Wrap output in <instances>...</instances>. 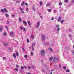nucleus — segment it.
<instances>
[{"mask_svg":"<svg viewBox=\"0 0 74 74\" xmlns=\"http://www.w3.org/2000/svg\"><path fill=\"white\" fill-rule=\"evenodd\" d=\"M59 61V58H56V57L54 58L53 59V63H55L56 62H58V61Z\"/></svg>","mask_w":74,"mask_h":74,"instance_id":"nucleus-1","label":"nucleus"},{"mask_svg":"<svg viewBox=\"0 0 74 74\" xmlns=\"http://www.w3.org/2000/svg\"><path fill=\"white\" fill-rule=\"evenodd\" d=\"M44 53H45V50H42L40 52V54L42 56H44L45 55Z\"/></svg>","mask_w":74,"mask_h":74,"instance_id":"nucleus-2","label":"nucleus"},{"mask_svg":"<svg viewBox=\"0 0 74 74\" xmlns=\"http://www.w3.org/2000/svg\"><path fill=\"white\" fill-rule=\"evenodd\" d=\"M42 40V41H44V40H45V35L43 34H42L41 36Z\"/></svg>","mask_w":74,"mask_h":74,"instance_id":"nucleus-3","label":"nucleus"},{"mask_svg":"<svg viewBox=\"0 0 74 74\" xmlns=\"http://www.w3.org/2000/svg\"><path fill=\"white\" fill-rule=\"evenodd\" d=\"M40 22H38L37 23V25L36 26V28H38V27H39L40 26Z\"/></svg>","mask_w":74,"mask_h":74,"instance_id":"nucleus-4","label":"nucleus"},{"mask_svg":"<svg viewBox=\"0 0 74 74\" xmlns=\"http://www.w3.org/2000/svg\"><path fill=\"white\" fill-rule=\"evenodd\" d=\"M61 17H58V19L57 20L58 22H60V21H61Z\"/></svg>","mask_w":74,"mask_h":74,"instance_id":"nucleus-5","label":"nucleus"},{"mask_svg":"<svg viewBox=\"0 0 74 74\" xmlns=\"http://www.w3.org/2000/svg\"><path fill=\"white\" fill-rule=\"evenodd\" d=\"M50 5H51V3H49L47 4L46 5V6L47 7H49Z\"/></svg>","mask_w":74,"mask_h":74,"instance_id":"nucleus-6","label":"nucleus"},{"mask_svg":"<svg viewBox=\"0 0 74 74\" xmlns=\"http://www.w3.org/2000/svg\"><path fill=\"white\" fill-rule=\"evenodd\" d=\"M53 59V57H51L49 58V62H51L52 60V59Z\"/></svg>","mask_w":74,"mask_h":74,"instance_id":"nucleus-7","label":"nucleus"},{"mask_svg":"<svg viewBox=\"0 0 74 74\" xmlns=\"http://www.w3.org/2000/svg\"><path fill=\"white\" fill-rule=\"evenodd\" d=\"M10 35L11 36H12L13 35H14V32H11L10 33Z\"/></svg>","mask_w":74,"mask_h":74,"instance_id":"nucleus-8","label":"nucleus"},{"mask_svg":"<svg viewBox=\"0 0 74 74\" xmlns=\"http://www.w3.org/2000/svg\"><path fill=\"white\" fill-rule=\"evenodd\" d=\"M31 38L32 39H34V35L33 34H32V35H31Z\"/></svg>","mask_w":74,"mask_h":74,"instance_id":"nucleus-9","label":"nucleus"},{"mask_svg":"<svg viewBox=\"0 0 74 74\" xmlns=\"http://www.w3.org/2000/svg\"><path fill=\"white\" fill-rule=\"evenodd\" d=\"M27 23L29 25H31V23H30V21H27Z\"/></svg>","mask_w":74,"mask_h":74,"instance_id":"nucleus-10","label":"nucleus"},{"mask_svg":"<svg viewBox=\"0 0 74 74\" xmlns=\"http://www.w3.org/2000/svg\"><path fill=\"white\" fill-rule=\"evenodd\" d=\"M3 45H4L5 46H7L8 45L7 43H5L3 44Z\"/></svg>","mask_w":74,"mask_h":74,"instance_id":"nucleus-11","label":"nucleus"},{"mask_svg":"<svg viewBox=\"0 0 74 74\" xmlns=\"http://www.w3.org/2000/svg\"><path fill=\"white\" fill-rule=\"evenodd\" d=\"M3 30V27L1 26H0V32H1Z\"/></svg>","mask_w":74,"mask_h":74,"instance_id":"nucleus-12","label":"nucleus"},{"mask_svg":"<svg viewBox=\"0 0 74 74\" xmlns=\"http://www.w3.org/2000/svg\"><path fill=\"white\" fill-rule=\"evenodd\" d=\"M5 15L7 17V18H8L9 17V15L7 14V13H6L5 14Z\"/></svg>","mask_w":74,"mask_h":74,"instance_id":"nucleus-13","label":"nucleus"},{"mask_svg":"<svg viewBox=\"0 0 74 74\" xmlns=\"http://www.w3.org/2000/svg\"><path fill=\"white\" fill-rule=\"evenodd\" d=\"M23 24H25V25H27V23L25 22V21H23Z\"/></svg>","mask_w":74,"mask_h":74,"instance_id":"nucleus-14","label":"nucleus"},{"mask_svg":"<svg viewBox=\"0 0 74 74\" xmlns=\"http://www.w3.org/2000/svg\"><path fill=\"white\" fill-rule=\"evenodd\" d=\"M18 19L19 20L20 22H22V19H21V17H19Z\"/></svg>","mask_w":74,"mask_h":74,"instance_id":"nucleus-15","label":"nucleus"},{"mask_svg":"<svg viewBox=\"0 0 74 74\" xmlns=\"http://www.w3.org/2000/svg\"><path fill=\"white\" fill-rule=\"evenodd\" d=\"M19 9L21 11L23 10V8H21V7H20Z\"/></svg>","mask_w":74,"mask_h":74,"instance_id":"nucleus-16","label":"nucleus"},{"mask_svg":"<svg viewBox=\"0 0 74 74\" xmlns=\"http://www.w3.org/2000/svg\"><path fill=\"white\" fill-rule=\"evenodd\" d=\"M39 4L40 5H42L43 4L42 2H39Z\"/></svg>","mask_w":74,"mask_h":74,"instance_id":"nucleus-17","label":"nucleus"},{"mask_svg":"<svg viewBox=\"0 0 74 74\" xmlns=\"http://www.w3.org/2000/svg\"><path fill=\"white\" fill-rule=\"evenodd\" d=\"M13 56L14 58H16V54H15V53L13 54Z\"/></svg>","mask_w":74,"mask_h":74,"instance_id":"nucleus-18","label":"nucleus"},{"mask_svg":"<svg viewBox=\"0 0 74 74\" xmlns=\"http://www.w3.org/2000/svg\"><path fill=\"white\" fill-rule=\"evenodd\" d=\"M12 18H14L15 16V15L13 14L11 15Z\"/></svg>","mask_w":74,"mask_h":74,"instance_id":"nucleus-19","label":"nucleus"},{"mask_svg":"<svg viewBox=\"0 0 74 74\" xmlns=\"http://www.w3.org/2000/svg\"><path fill=\"white\" fill-rule=\"evenodd\" d=\"M24 4H25V2L23 1L22 3L21 4V6H23L24 5Z\"/></svg>","mask_w":74,"mask_h":74,"instance_id":"nucleus-20","label":"nucleus"},{"mask_svg":"<svg viewBox=\"0 0 74 74\" xmlns=\"http://www.w3.org/2000/svg\"><path fill=\"white\" fill-rule=\"evenodd\" d=\"M4 9H1V12H5V11H4Z\"/></svg>","mask_w":74,"mask_h":74,"instance_id":"nucleus-21","label":"nucleus"},{"mask_svg":"<svg viewBox=\"0 0 74 74\" xmlns=\"http://www.w3.org/2000/svg\"><path fill=\"white\" fill-rule=\"evenodd\" d=\"M16 3H18V4H19V3H20V1H16Z\"/></svg>","mask_w":74,"mask_h":74,"instance_id":"nucleus-22","label":"nucleus"},{"mask_svg":"<svg viewBox=\"0 0 74 74\" xmlns=\"http://www.w3.org/2000/svg\"><path fill=\"white\" fill-rule=\"evenodd\" d=\"M21 14H25V12L23 11V10H22L21 11Z\"/></svg>","mask_w":74,"mask_h":74,"instance_id":"nucleus-23","label":"nucleus"},{"mask_svg":"<svg viewBox=\"0 0 74 74\" xmlns=\"http://www.w3.org/2000/svg\"><path fill=\"white\" fill-rule=\"evenodd\" d=\"M65 49H70V48H69V47H67L65 48Z\"/></svg>","mask_w":74,"mask_h":74,"instance_id":"nucleus-24","label":"nucleus"},{"mask_svg":"<svg viewBox=\"0 0 74 74\" xmlns=\"http://www.w3.org/2000/svg\"><path fill=\"white\" fill-rule=\"evenodd\" d=\"M24 58H27V55H25L24 56Z\"/></svg>","mask_w":74,"mask_h":74,"instance_id":"nucleus-25","label":"nucleus"},{"mask_svg":"<svg viewBox=\"0 0 74 74\" xmlns=\"http://www.w3.org/2000/svg\"><path fill=\"white\" fill-rule=\"evenodd\" d=\"M3 35L5 36H7V34H6V33L4 32L3 34Z\"/></svg>","mask_w":74,"mask_h":74,"instance_id":"nucleus-26","label":"nucleus"},{"mask_svg":"<svg viewBox=\"0 0 74 74\" xmlns=\"http://www.w3.org/2000/svg\"><path fill=\"white\" fill-rule=\"evenodd\" d=\"M14 70H16V71H18V68L14 69Z\"/></svg>","mask_w":74,"mask_h":74,"instance_id":"nucleus-27","label":"nucleus"},{"mask_svg":"<svg viewBox=\"0 0 74 74\" xmlns=\"http://www.w3.org/2000/svg\"><path fill=\"white\" fill-rule=\"evenodd\" d=\"M63 22H64V20H62L61 22V23H63Z\"/></svg>","mask_w":74,"mask_h":74,"instance_id":"nucleus-28","label":"nucleus"},{"mask_svg":"<svg viewBox=\"0 0 74 74\" xmlns=\"http://www.w3.org/2000/svg\"><path fill=\"white\" fill-rule=\"evenodd\" d=\"M4 10L5 11V12H7V9H6L4 8Z\"/></svg>","mask_w":74,"mask_h":74,"instance_id":"nucleus-29","label":"nucleus"},{"mask_svg":"<svg viewBox=\"0 0 74 74\" xmlns=\"http://www.w3.org/2000/svg\"><path fill=\"white\" fill-rule=\"evenodd\" d=\"M16 56H19V54L18 53H16Z\"/></svg>","mask_w":74,"mask_h":74,"instance_id":"nucleus-30","label":"nucleus"},{"mask_svg":"<svg viewBox=\"0 0 74 74\" xmlns=\"http://www.w3.org/2000/svg\"><path fill=\"white\" fill-rule=\"evenodd\" d=\"M48 12H51V9H49L48 10Z\"/></svg>","mask_w":74,"mask_h":74,"instance_id":"nucleus-31","label":"nucleus"},{"mask_svg":"<svg viewBox=\"0 0 74 74\" xmlns=\"http://www.w3.org/2000/svg\"><path fill=\"white\" fill-rule=\"evenodd\" d=\"M35 43H32V46H33H33H35Z\"/></svg>","mask_w":74,"mask_h":74,"instance_id":"nucleus-32","label":"nucleus"},{"mask_svg":"<svg viewBox=\"0 0 74 74\" xmlns=\"http://www.w3.org/2000/svg\"><path fill=\"white\" fill-rule=\"evenodd\" d=\"M28 69H31V67L30 66H28Z\"/></svg>","mask_w":74,"mask_h":74,"instance_id":"nucleus-33","label":"nucleus"},{"mask_svg":"<svg viewBox=\"0 0 74 74\" xmlns=\"http://www.w3.org/2000/svg\"><path fill=\"white\" fill-rule=\"evenodd\" d=\"M66 67L65 66H64L63 67V69H66Z\"/></svg>","mask_w":74,"mask_h":74,"instance_id":"nucleus-34","label":"nucleus"},{"mask_svg":"<svg viewBox=\"0 0 74 74\" xmlns=\"http://www.w3.org/2000/svg\"><path fill=\"white\" fill-rule=\"evenodd\" d=\"M59 5H62V3L61 2H60L59 3Z\"/></svg>","mask_w":74,"mask_h":74,"instance_id":"nucleus-35","label":"nucleus"},{"mask_svg":"<svg viewBox=\"0 0 74 74\" xmlns=\"http://www.w3.org/2000/svg\"><path fill=\"white\" fill-rule=\"evenodd\" d=\"M60 30V28H58V30H57V32H58V31H59Z\"/></svg>","mask_w":74,"mask_h":74,"instance_id":"nucleus-36","label":"nucleus"},{"mask_svg":"<svg viewBox=\"0 0 74 74\" xmlns=\"http://www.w3.org/2000/svg\"><path fill=\"white\" fill-rule=\"evenodd\" d=\"M64 1L65 2V3H67L68 2V0H65Z\"/></svg>","mask_w":74,"mask_h":74,"instance_id":"nucleus-37","label":"nucleus"},{"mask_svg":"<svg viewBox=\"0 0 74 74\" xmlns=\"http://www.w3.org/2000/svg\"><path fill=\"white\" fill-rule=\"evenodd\" d=\"M27 42H29V39H27Z\"/></svg>","mask_w":74,"mask_h":74,"instance_id":"nucleus-38","label":"nucleus"},{"mask_svg":"<svg viewBox=\"0 0 74 74\" xmlns=\"http://www.w3.org/2000/svg\"><path fill=\"white\" fill-rule=\"evenodd\" d=\"M33 10H34V11H36V9H34V7L33 8Z\"/></svg>","mask_w":74,"mask_h":74,"instance_id":"nucleus-39","label":"nucleus"},{"mask_svg":"<svg viewBox=\"0 0 74 74\" xmlns=\"http://www.w3.org/2000/svg\"><path fill=\"white\" fill-rule=\"evenodd\" d=\"M3 59H4V60H5V59H6V58L3 57Z\"/></svg>","mask_w":74,"mask_h":74,"instance_id":"nucleus-40","label":"nucleus"},{"mask_svg":"<svg viewBox=\"0 0 74 74\" xmlns=\"http://www.w3.org/2000/svg\"><path fill=\"white\" fill-rule=\"evenodd\" d=\"M5 28L7 30H8V27H7V26H5Z\"/></svg>","mask_w":74,"mask_h":74,"instance_id":"nucleus-41","label":"nucleus"},{"mask_svg":"<svg viewBox=\"0 0 74 74\" xmlns=\"http://www.w3.org/2000/svg\"><path fill=\"white\" fill-rule=\"evenodd\" d=\"M21 30H22L23 29V27H20Z\"/></svg>","mask_w":74,"mask_h":74,"instance_id":"nucleus-42","label":"nucleus"},{"mask_svg":"<svg viewBox=\"0 0 74 74\" xmlns=\"http://www.w3.org/2000/svg\"><path fill=\"white\" fill-rule=\"evenodd\" d=\"M56 27H59V25H56Z\"/></svg>","mask_w":74,"mask_h":74,"instance_id":"nucleus-43","label":"nucleus"},{"mask_svg":"<svg viewBox=\"0 0 74 74\" xmlns=\"http://www.w3.org/2000/svg\"><path fill=\"white\" fill-rule=\"evenodd\" d=\"M31 54L32 56H33V52H31Z\"/></svg>","mask_w":74,"mask_h":74,"instance_id":"nucleus-44","label":"nucleus"},{"mask_svg":"<svg viewBox=\"0 0 74 74\" xmlns=\"http://www.w3.org/2000/svg\"><path fill=\"white\" fill-rule=\"evenodd\" d=\"M67 72H69L70 71L69 70V69H67L66 70V71Z\"/></svg>","mask_w":74,"mask_h":74,"instance_id":"nucleus-45","label":"nucleus"},{"mask_svg":"<svg viewBox=\"0 0 74 74\" xmlns=\"http://www.w3.org/2000/svg\"><path fill=\"white\" fill-rule=\"evenodd\" d=\"M32 51H34V48L33 47V46H32Z\"/></svg>","mask_w":74,"mask_h":74,"instance_id":"nucleus-46","label":"nucleus"},{"mask_svg":"<svg viewBox=\"0 0 74 74\" xmlns=\"http://www.w3.org/2000/svg\"><path fill=\"white\" fill-rule=\"evenodd\" d=\"M21 69H24V68H23V66H21Z\"/></svg>","mask_w":74,"mask_h":74,"instance_id":"nucleus-47","label":"nucleus"},{"mask_svg":"<svg viewBox=\"0 0 74 74\" xmlns=\"http://www.w3.org/2000/svg\"><path fill=\"white\" fill-rule=\"evenodd\" d=\"M71 52L73 53V55H74V51H72Z\"/></svg>","mask_w":74,"mask_h":74,"instance_id":"nucleus-48","label":"nucleus"},{"mask_svg":"<svg viewBox=\"0 0 74 74\" xmlns=\"http://www.w3.org/2000/svg\"><path fill=\"white\" fill-rule=\"evenodd\" d=\"M54 19V18L53 17L51 18L52 21H53Z\"/></svg>","mask_w":74,"mask_h":74,"instance_id":"nucleus-49","label":"nucleus"},{"mask_svg":"<svg viewBox=\"0 0 74 74\" xmlns=\"http://www.w3.org/2000/svg\"><path fill=\"white\" fill-rule=\"evenodd\" d=\"M26 10L27 11H28V10H29V8H27L26 9Z\"/></svg>","mask_w":74,"mask_h":74,"instance_id":"nucleus-50","label":"nucleus"},{"mask_svg":"<svg viewBox=\"0 0 74 74\" xmlns=\"http://www.w3.org/2000/svg\"><path fill=\"white\" fill-rule=\"evenodd\" d=\"M50 50L51 51V52H52V49L51 48L50 49Z\"/></svg>","mask_w":74,"mask_h":74,"instance_id":"nucleus-51","label":"nucleus"},{"mask_svg":"<svg viewBox=\"0 0 74 74\" xmlns=\"http://www.w3.org/2000/svg\"><path fill=\"white\" fill-rule=\"evenodd\" d=\"M23 30H24V31H26V29H25V28H23Z\"/></svg>","mask_w":74,"mask_h":74,"instance_id":"nucleus-52","label":"nucleus"},{"mask_svg":"<svg viewBox=\"0 0 74 74\" xmlns=\"http://www.w3.org/2000/svg\"><path fill=\"white\" fill-rule=\"evenodd\" d=\"M9 23H10V22H9V21H7V24H8Z\"/></svg>","mask_w":74,"mask_h":74,"instance_id":"nucleus-53","label":"nucleus"},{"mask_svg":"<svg viewBox=\"0 0 74 74\" xmlns=\"http://www.w3.org/2000/svg\"><path fill=\"white\" fill-rule=\"evenodd\" d=\"M54 12H57V11L56 10H54Z\"/></svg>","mask_w":74,"mask_h":74,"instance_id":"nucleus-54","label":"nucleus"},{"mask_svg":"<svg viewBox=\"0 0 74 74\" xmlns=\"http://www.w3.org/2000/svg\"><path fill=\"white\" fill-rule=\"evenodd\" d=\"M25 5H27V6H28V4H27V3H25Z\"/></svg>","mask_w":74,"mask_h":74,"instance_id":"nucleus-55","label":"nucleus"},{"mask_svg":"<svg viewBox=\"0 0 74 74\" xmlns=\"http://www.w3.org/2000/svg\"><path fill=\"white\" fill-rule=\"evenodd\" d=\"M31 67H32V69H35V68H34V67H33V66H32Z\"/></svg>","mask_w":74,"mask_h":74,"instance_id":"nucleus-56","label":"nucleus"},{"mask_svg":"<svg viewBox=\"0 0 74 74\" xmlns=\"http://www.w3.org/2000/svg\"><path fill=\"white\" fill-rule=\"evenodd\" d=\"M20 71L21 73H22V72H23V71H22V70H20Z\"/></svg>","mask_w":74,"mask_h":74,"instance_id":"nucleus-57","label":"nucleus"},{"mask_svg":"<svg viewBox=\"0 0 74 74\" xmlns=\"http://www.w3.org/2000/svg\"><path fill=\"white\" fill-rule=\"evenodd\" d=\"M16 67H18V65H16Z\"/></svg>","mask_w":74,"mask_h":74,"instance_id":"nucleus-58","label":"nucleus"},{"mask_svg":"<svg viewBox=\"0 0 74 74\" xmlns=\"http://www.w3.org/2000/svg\"><path fill=\"white\" fill-rule=\"evenodd\" d=\"M24 68H25V69H27V67H26V66H24Z\"/></svg>","mask_w":74,"mask_h":74,"instance_id":"nucleus-59","label":"nucleus"},{"mask_svg":"<svg viewBox=\"0 0 74 74\" xmlns=\"http://www.w3.org/2000/svg\"><path fill=\"white\" fill-rule=\"evenodd\" d=\"M59 66H60V68H61V65H60V64H59Z\"/></svg>","mask_w":74,"mask_h":74,"instance_id":"nucleus-60","label":"nucleus"},{"mask_svg":"<svg viewBox=\"0 0 74 74\" xmlns=\"http://www.w3.org/2000/svg\"><path fill=\"white\" fill-rule=\"evenodd\" d=\"M72 3H74V0H72Z\"/></svg>","mask_w":74,"mask_h":74,"instance_id":"nucleus-61","label":"nucleus"},{"mask_svg":"<svg viewBox=\"0 0 74 74\" xmlns=\"http://www.w3.org/2000/svg\"><path fill=\"white\" fill-rule=\"evenodd\" d=\"M10 49H11V48H9V50H10V52L11 51V50H10Z\"/></svg>","mask_w":74,"mask_h":74,"instance_id":"nucleus-62","label":"nucleus"},{"mask_svg":"<svg viewBox=\"0 0 74 74\" xmlns=\"http://www.w3.org/2000/svg\"><path fill=\"white\" fill-rule=\"evenodd\" d=\"M69 37H71V35H70V34H69Z\"/></svg>","mask_w":74,"mask_h":74,"instance_id":"nucleus-63","label":"nucleus"},{"mask_svg":"<svg viewBox=\"0 0 74 74\" xmlns=\"http://www.w3.org/2000/svg\"><path fill=\"white\" fill-rule=\"evenodd\" d=\"M27 74H31L30 73H28Z\"/></svg>","mask_w":74,"mask_h":74,"instance_id":"nucleus-64","label":"nucleus"}]
</instances>
